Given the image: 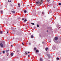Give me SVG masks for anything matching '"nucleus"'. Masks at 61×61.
<instances>
[{
	"label": "nucleus",
	"instance_id": "nucleus-1",
	"mask_svg": "<svg viewBox=\"0 0 61 61\" xmlns=\"http://www.w3.org/2000/svg\"><path fill=\"white\" fill-rule=\"evenodd\" d=\"M39 1L36 2V5H42V4L43 3V0H39Z\"/></svg>",
	"mask_w": 61,
	"mask_h": 61
},
{
	"label": "nucleus",
	"instance_id": "nucleus-2",
	"mask_svg": "<svg viewBox=\"0 0 61 61\" xmlns=\"http://www.w3.org/2000/svg\"><path fill=\"white\" fill-rule=\"evenodd\" d=\"M54 39L55 40H57L58 39V37H55Z\"/></svg>",
	"mask_w": 61,
	"mask_h": 61
},
{
	"label": "nucleus",
	"instance_id": "nucleus-3",
	"mask_svg": "<svg viewBox=\"0 0 61 61\" xmlns=\"http://www.w3.org/2000/svg\"><path fill=\"white\" fill-rule=\"evenodd\" d=\"M0 46L1 47H3V45L2 43H1L0 44Z\"/></svg>",
	"mask_w": 61,
	"mask_h": 61
},
{
	"label": "nucleus",
	"instance_id": "nucleus-4",
	"mask_svg": "<svg viewBox=\"0 0 61 61\" xmlns=\"http://www.w3.org/2000/svg\"><path fill=\"white\" fill-rule=\"evenodd\" d=\"M31 38H34V36L33 35H31Z\"/></svg>",
	"mask_w": 61,
	"mask_h": 61
},
{
	"label": "nucleus",
	"instance_id": "nucleus-5",
	"mask_svg": "<svg viewBox=\"0 0 61 61\" xmlns=\"http://www.w3.org/2000/svg\"><path fill=\"white\" fill-rule=\"evenodd\" d=\"M10 55L11 56H12L14 55V54H13V53H11L10 54Z\"/></svg>",
	"mask_w": 61,
	"mask_h": 61
},
{
	"label": "nucleus",
	"instance_id": "nucleus-6",
	"mask_svg": "<svg viewBox=\"0 0 61 61\" xmlns=\"http://www.w3.org/2000/svg\"><path fill=\"white\" fill-rule=\"evenodd\" d=\"M45 50L46 51H47V50H48V48H46L45 49Z\"/></svg>",
	"mask_w": 61,
	"mask_h": 61
},
{
	"label": "nucleus",
	"instance_id": "nucleus-7",
	"mask_svg": "<svg viewBox=\"0 0 61 61\" xmlns=\"http://www.w3.org/2000/svg\"><path fill=\"white\" fill-rule=\"evenodd\" d=\"M25 55H27V51H25Z\"/></svg>",
	"mask_w": 61,
	"mask_h": 61
},
{
	"label": "nucleus",
	"instance_id": "nucleus-8",
	"mask_svg": "<svg viewBox=\"0 0 61 61\" xmlns=\"http://www.w3.org/2000/svg\"><path fill=\"white\" fill-rule=\"evenodd\" d=\"M47 56H48L49 58H50V55L49 54H47Z\"/></svg>",
	"mask_w": 61,
	"mask_h": 61
},
{
	"label": "nucleus",
	"instance_id": "nucleus-9",
	"mask_svg": "<svg viewBox=\"0 0 61 61\" xmlns=\"http://www.w3.org/2000/svg\"><path fill=\"white\" fill-rule=\"evenodd\" d=\"M11 12H12L13 13H15V11H11Z\"/></svg>",
	"mask_w": 61,
	"mask_h": 61
},
{
	"label": "nucleus",
	"instance_id": "nucleus-10",
	"mask_svg": "<svg viewBox=\"0 0 61 61\" xmlns=\"http://www.w3.org/2000/svg\"><path fill=\"white\" fill-rule=\"evenodd\" d=\"M3 13H4V12L3 11V10H2L1 11V14H3Z\"/></svg>",
	"mask_w": 61,
	"mask_h": 61
},
{
	"label": "nucleus",
	"instance_id": "nucleus-11",
	"mask_svg": "<svg viewBox=\"0 0 61 61\" xmlns=\"http://www.w3.org/2000/svg\"><path fill=\"white\" fill-rule=\"evenodd\" d=\"M42 15H45V13H44V12H42Z\"/></svg>",
	"mask_w": 61,
	"mask_h": 61
},
{
	"label": "nucleus",
	"instance_id": "nucleus-12",
	"mask_svg": "<svg viewBox=\"0 0 61 61\" xmlns=\"http://www.w3.org/2000/svg\"><path fill=\"white\" fill-rule=\"evenodd\" d=\"M39 52V51H38L36 50V53H37V52Z\"/></svg>",
	"mask_w": 61,
	"mask_h": 61
},
{
	"label": "nucleus",
	"instance_id": "nucleus-13",
	"mask_svg": "<svg viewBox=\"0 0 61 61\" xmlns=\"http://www.w3.org/2000/svg\"><path fill=\"white\" fill-rule=\"evenodd\" d=\"M40 61H42V58H41V59H40Z\"/></svg>",
	"mask_w": 61,
	"mask_h": 61
},
{
	"label": "nucleus",
	"instance_id": "nucleus-14",
	"mask_svg": "<svg viewBox=\"0 0 61 61\" xmlns=\"http://www.w3.org/2000/svg\"><path fill=\"white\" fill-rule=\"evenodd\" d=\"M31 24L33 25H35V24H34V23H31Z\"/></svg>",
	"mask_w": 61,
	"mask_h": 61
},
{
	"label": "nucleus",
	"instance_id": "nucleus-15",
	"mask_svg": "<svg viewBox=\"0 0 61 61\" xmlns=\"http://www.w3.org/2000/svg\"><path fill=\"white\" fill-rule=\"evenodd\" d=\"M36 48H34V50H36Z\"/></svg>",
	"mask_w": 61,
	"mask_h": 61
},
{
	"label": "nucleus",
	"instance_id": "nucleus-16",
	"mask_svg": "<svg viewBox=\"0 0 61 61\" xmlns=\"http://www.w3.org/2000/svg\"><path fill=\"white\" fill-rule=\"evenodd\" d=\"M24 13H26L27 12L26 10H25L24 11Z\"/></svg>",
	"mask_w": 61,
	"mask_h": 61
},
{
	"label": "nucleus",
	"instance_id": "nucleus-17",
	"mask_svg": "<svg viewBox=\"0 0 61 61\" xmlns=\"http://www.w3.org/2000/svg\"><path fill=\"white\" fill-rule=\"evenodd\" d=\"M8 51H9V50H7L6 51V52H8Z\"/></svg>",
	"mask_w": 61,
	"mask_h": 61
},
{
	"label": "nucleus",
	"instance_id": "nucleus-18",
	"mask_svg": "<svg viewBox=\"0 0 61 61\" xmlns=\"http://www.w3.org/2000/svg\"><path fill=\"white\" fill-rule=\"evenodd\" d=\"M2 31H0V34H2Z\"/></svg>",
	"mask_w": 61,
	"mask_h": 61
},
{
	"label": "nucleus",
	"instance_id": "nucleus-19",
	"mask_svg": "<svg viewBox=\"0 0 61 61\" xmlns=\"http://www.w3.org/2000/svg\"><path fill=\"white\" fill-rule=\"evenodd\" d=\"M26 21H27V20H26V19H25L24 20V22H26Z\"/></svg>",
	"mask_w": 61,
	"mask_h": 61
},
{
	"label": "nucleus",
	"instance_id": "nucleus-20",
	"mask_svg": "<svg viewBox=\"0 0 61 61\" xmlns=\"http://www.w3.org/2000/svg\"><path fill=\"white\" fill-rule=\"evenodd\" d=\"M18 5H19V7H20V4H19V3L18 4Z\"/></svg>",
	"mask_w": 61,
	"mask_h": 61
},
{
	"label": "nucleus",
	"instance_id": "nucleus-21",
	"mask_svg": "<svg viewBox=\"0 0 61 61\" xmlns=\"http://www.w3.org/2000/svg\"><path fill=\"white\" fill-rule=\"evenodd\" d=\"M56 59L57 60H59V58H57Z\"/></svg>",
	"mask_w": 61,
	"mask_h": 61
},
{
	"label": "nucleus",
	"instance_id": "nucleus-22",
	"mask_svg": "<svg viewBox=\"0 0 61 61\" xmlns=\"http://www.w3.org/2000/svg\"><path fill=\"white\" fill-rule=\"evenodd\" d=\"M37 27H39V25L38 24L37 25Z\"/></svg>",
	"mask_w": 61,
	"mask_h": 61
},
{
	"label": "nucleus",
	"instance_id": "nucleus-23",
	"mask_svg": "<svg viewBox=\"0 0 61 61\" xmlns=\"http://www.w3.org/2000/svg\"><path fill=\"white\" fill-rule=\"evenodd\" d=\"M1 43H2V42H3V43L4 42V41H1Z\"/></svg>",
	"mask_w": 61,
	"mask_h": 61
},
{
	"label": "nucleus",
	"instance_id": "nucleus-24",
	"mask_svg": "<svg viewBox=\"0 0 61 61\" xmlns=\"http://www.w3.org/2000/svg\"><path fill=\"white\" fill-rule=\"evenodd\" d=\"M50 1V0H47V2H49Z\"/></svg>",
	"mask_w": 61,
	"mask_h": 61
},
{
	"label": "nucleus",
	"instance_id": "nucleus-25",
	"mask_svg": "<svg viewBox=\"0 0 61 61\" xmlns=\"http://www.w3.org/2000/svg\"><path fill=\"white\" fill-rule=\"evenodd\" d=\"M59 5H61V3H60L59 4Z\"/></svg>",
	"mask_w": 61,
	"mask_h": 61
},
{
	"label": "nucleus",
	"instance_id": "nucleus-26",
	"mask_svg": "<svg viewBox=\"0 0 61 61\" xmlns=\"http://www.w3.org/2000/svg\"><path fill=\"white\" fill-rule=\"evenodd\" d=\"M3 52L4 53H4H5V51H3Z\"/></svg>",
	"mask_w": 61,
	"mask_h": 61
},
{
	"label": "nucleus",
	"instance_id": "nucleus-27",
	"mask_svg": "<svg viewBox=\"0 0 61 61\" xmlns=\"http://www.w3.org/2000/svg\"><path fill=\"white\" fill-rule=\"evenodd\" d=\"M42 44H45V43H44V42H42Z\"/></svg>",
	"mask_w": 61,
	"mask_h": 61
},
{
	"label": "nucleus",
	"instance_id": "nucleus-28",
	"mask_svg": "<svg viewBox=\"0 0 61 61\" xmlns=\"http://www.w3.org/2000/svg\"><path fill=\"white\" fill-rule=\"evenodd\" d=\"M29 45H31V43H29Z\"/></svg>",
	"mask_w": 61,
	"mask_h": 61
},
{
	"label": "nucleus",
	"instance_id": "nucleus-29",
	"mask_svg": "<svg viewBox=\"0 0 61 61\" xmlns=\"http://www.w3.org/2000/svg\"><path fill=\"white\" fill-rule=\"evenodd\" d=\"M49 42L50 43H51V41H49Z\"/></svg>",
	"mask_w": 61,
	"mask_h": 61
},
{
	"label": "nucleus",
	"instance_id": "nucleus-30",
	"mask_svg": "<svg viewBox=\"0 0 61 61\" xmlns=\"http://www.w3.org/2000/svg\"><path fill=\"white\" fill-rule=\"evenodd\" d=\"M29 35H31V33H29Z\"/></svg>",
	"mask_w": 61,
	"mask_h": 61
},
{
	"label": "nucleus",
	"instance_id": "nucleus-31",
	"mask_svg": "<svg viewBox=\"0 0 61 61\" xmlns=\"http://www.w3.org/2000/svg\"><path fill=\"white\" fill-rule=\"evenodd\" d=\"M29 56H30V55H29L28 56V57H29Z\"/></svg>",
	"mask_w": 61,
	"mask_h": 61
},
{
	"label": "nucleus",
	"instance_id": "nucleus-32",
	"mask_svg": "<svg viewBox=\"0 0 61 61\" xmlns=\"http://www.w3.org/2000/svg\"><path fill=\"white\" fill-rule=\"evenodd\" d=\"M22 20H24V18H22Z\"/></svg>",
	"mask_w": 61,
	"mask_h": 61
},
{
	"label": "nucleus",
	"instance_id": "nucleus-33",
	"mask_svg": "<svg viewBox=\"0 0 61 61\" xmlns=\"http://www.w3.org/2000/svg\"><path fill=\"white\" fill-rule=\"evenodd\" d=\"M34 28H36V27H34Z\"/></svg>",
	"mask_w": 61,
	"mask_h": 61
},
{
	"label": "nucleus",
	"instance_id": "nucleus-34",
	"mask_svg": "<svg viewBox=\"0 0 61 61\" xmlns=\"http://www.w3.org/2000/svg\"><path fill=\"white\" fill-rule=\"evenodd\" d=\"M48 30H47V32H48Z\"/></svg>",
	"mask_w": 61,
	"mask_h": 61
},
{
	"label": "nucleus",
	"instance_id": "nucleus-35",
	"mask_svg": "<svg viewBox=\"0 0 61 61\" xmlns=\"http://www.w3.org/2000/svg\"><path fill=\"white\" fill-rule=\"evenodd\" d=\"M7 33H8V31H7Z\"/></svg>",
	"mask_w": 61,
	"mask_h": 61
},
{
	"label": "nucleus",
	"instance_id": "nucleus-36",
	"mask_svg": "<svg viewBox=\"0 0 61 61\" xmlns=\"http://www.w3.org/2000/svg\"><path fill=\"white\" fill-rule=\"evenodd\" d=\"M11 47H12V46H13V45H11Z\"/></svg>",
	"mask_w": 61,
	"mask_h": 61
},
{
	"label": "nucleus",
	"instance_id": "nucleus-37",
	"mask_svg": "<svg viewBox=\"0 0 61 61\" xmlns=\"http://www.w3.org/2000/svg\"><path fill=\"white\" fill-rule=\"evenodd\" d=\"M30 53V52H28V53Z\"/></svg>",
	"mask_w": 61,
	"mask_h": 61
},
{
	"label": "nucleus",
	"instance_id": "nucleus-38",
	"mask_svg": "<svg viewBox=\"0 0 61 61\" xmlns=\"http://www.w3.org/2000/svg\"><path fill=\"white\" fill-rule=\"evenodd\" d=\"M8 2H9V0H8Z\"/></svg>",
	"mask_w": 61,
	"mask_h": 61
},
{
	"label": "nucleus",
	"instance_id": "nucleus-39",
	"mask_svg": "<svg viewBox=\"0 0 61 61\" xmlns=\"http://www.w3.org/2000/svg\"><path fill=\"white\" fill-rule=\"evenodd\" d=\"M9 2H11V1H10Z\"/></svg>",
	"mask_w": 61,
	"mask_h": 61
},
{
	"label": "nucleus",
	"instance_id": "nucleus-40",
	"mask_svg": "<svg viewBox=\"0 0 61 61\" xmlns=\"http://www.w3.org/2000/svg\"><path fill=\"white\" fill-rule=\"evenodd\" d=\"M25 45V44H23V45Z\"/></svg>",
	"mask_w": 61,
	"mask_h": 61
},
{
	"label": "nucleus",
	"instance_id": "nucleus-41",
	"mask_svg": "<svg viewBox=\"0 0 61 61\" xmlns=\"http://www.w3.org/2000/svg\"><path fill=\"white\" fill-rule=\"evenodd\" d=\"M29 6V5H27V6Z\"/></svg>",
	"mask_w": 61,
	"mask_h": 61
},
{
	"label": "nucleus",
	"instance_id": "nucleus-42",
	"mask_svg": "<svg viewBox=\"0 0 61 61\" xmlns=\"http://www.w3.org/2000/svg\"><path fill=\"white\" fill-rule=\"evenodd\" d=\"M8 56V55H7V56Z\"/></svg>",
	"mask_w": 61,
	"mask_h": 61
},
{
	"label": "nucleus",
	"instance_id": "nucleus-43",
	"mask_svg": "<svg viewBox=\"0 0 61 61\" xmlns=\"http://www.w3.org/2000/svg\"><path fill=\"white\" fill-rule=\"evenodd\" d=\"M53 2H55V1L54 0Z\"/></svg>",
	"mask_w": 61,
	"mask_h": 61
},
{
	"label": "nucleus",
	"instance_id": "nucleus-44",
	"mask_svg": "<svg viewBox=\"0 0 61 61\" xmlns=\"http://www.w3.org/2000/svg\"><path fill=\"white\" fill-rule=\"evenodd\" d=\"M22 44L23 45V43H22Z\"/></svg>",
	"mask_w": 61,
	"mask_h": 61
}]
</instances>
